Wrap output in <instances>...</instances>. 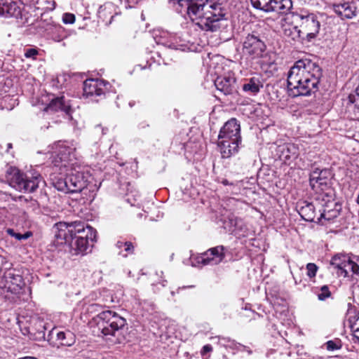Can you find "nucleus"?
<instances>
[{
  "label": "nucleus",
  "mask_w": 359,
  "mask_h": 359,
  "mask_svg": "<svg viewBox=\"0 0 359 359\" xmlns=\"http://www.w3.org/2000/svg\"><path fill=\"white\" fill-rule=\"evenodd\" d=\"M349 271H351V269H348V267H346V276H342L344 277V278L348 277V276Z\"/></svg>",
  "instance_id": "nucleus-49"
},
{
  "label": "nucleus",
  "mask_w": 359,
  "mask_h": 359,
  "mask_svg": "<svg viewBox=\"0 0 359 359\" xmlns=\"http://www.w3.org/2000/svg\"><path fill=\"white\" fill-rule=\"evenodd\" d=\"M234 346H235V348L238 351H241V352H247L248 353V355H251L252 353V349L249 347V346H245V345H243L240 343H234L233 342Z\"/></svg>",
  "instance_id": "nucleus-40"
},
{
  "label": "nucleus",
  "mask_w": 359,
  "mask_h": 359,
  "mask_svg": "<svg viewBox=\"0 0 359 359\" xmlns=\"http://www.w3.org/2000/svg\"><path fill=\"white\" fill-rule=\"evenodd\" d=\"M62 172L63 171H60V175H55L52 178V184L58 191L69 193V183L67 180V174L65 175H62Z\"/></svg>",
  "instance_id": "nucleus-28"
},
{
  "label": "nucleus",
  "mask_w": 359,
  "mask_h": 359,
  "mask_svg": "<svg viewBox=\"0 0 359 359\" xmlns=\"http://www.w3.org/2000/svg\"><path fill=\"white\" fill-rule=\"evenodd\" d=\"M124 243H126V241H118L117 243H116V246L118 249H121L122 248H124V245H125Z\"/></svg>",
  "instance_id": "nucleus-46"
},
{
  "label": "nucleus",
  "mask_w": 359,
  "mask_h": 359,
  "mask_svg": "<svg viewBox=\"0 0 359 359\" xmlns=\"http://www.w3.org/2000/svg\"><path fill=\"white\" fill-rule=\"evenodd\" d=\"M236 81V78L233 76H218L215 80V86L217 90L224 95H229L235 91Z\"/></svg>",
  "instance_id": "nucleus-16"
},
{
  "label": "nucleus",
  "mask_w": 359,
  "mask_h": 359,
  "mask_svg": "<svg viewBox=\"0 0 359 359\" xmlns=\"http://www.w3.org/2000/svg\"><path fill=\"white\" fill-rule=\"evenodd\" d=\"M114 16H111V18H110V20L109 22V24H110L111 22V20L113 19Z\"/></svg>",
  "instance_id": "nucleus-53"
},
{
  "label": "nucleus",
  "mask_w": 359,
  "mask_h": 359,
  "mask_svg": "<svg viewBox=\"0 0 359 359\" xmlns=\"http://www.w3.org/2000/svg\"><path fill=\"white\" fill-rule=\"evenodd\" d=\"M351 271L353 274H355V275L359 276V266H358L356 264V262H354L353 261L352 262V265H351Z\"/></svg>",
  "instance_id": "nucleus-45"
},
{
  "label": "nucleus",
  "mask_w": 359,
  "mask_h": 359,
  "mask_svg": "<svg viewBox=\"0 0 359 359\" xmlns=\"http://www.w3.org/2000/svg\"><path fill=\"white\" fill-rule=\"evenodd\" d=\"M67 172V180L68 182L69 190L71 193L90 191L91 189L88 186L94 187L95 185H90L88 184V173L81 170L80 167H71L65 170Z\"/></svg>",
  "instance_id": "nucleus-9"
},
{
  "label": "nucleus",
  "mask_w": 359,
  "mask_h": 359,
  "mask_svg": "<svg viewBox=\"0 0 359 359\" xmlns=\"http://www.w3.org/2000/svg\"><path fill=\"white\" fill-rule=\"evenodd\" d=\"M46 110L53 112L61 111L66 114H70L72 109L70 105L64 100V97H60L53 99L46 107Z\"/></svg>",
  "instance_id": "nucleus-25"
},
{
  "label": "nucleus",
  "mask_w": 359,
  "mask_h": 359,
  "mask_svg": "<svg viewBox=\"0 0 359 359\" xmlns=\"http://www.w3.org/2000/svg\"><path fill=\"white\" fill-rule=\"evenodd\" d=\"M222 184H224V185H228L229 184V182L227 180H222Z\"/></svg>",
  "instance_id": "nucleus-50"
},
{
  "label": "nucleus",
  "mask_w": 359,
  "mask_h": 359,
  "mask_svg": "<svg viewBox=\"0 0 359 359\" xmlns=\"http://www.w3.org/2000/svg\"><path fill=\"white\" fill-rule=\"evenodd\" d=\"M212 351V346L210 344H206L203 347L201 353L202 355H205L207 353L211 352Z\"/></svg>",
  "instance_id": "nucleus-44"
},
{
  "label": "nucleus",
  "mask_w": 359,
  "mask_h": 359,
  "mask_svg": "<svg viewBox=\"0 0 359 359\" xmlns=\"http://www.w3.org/2000/svg\"><path fill=\"white\" fill-rule=\"evenodd\" d=\"M341 205L337 202H336V205H332V207L328 208V206L325 205L322 209L319 210L320 215L318 219L320 220L323 218L328 221L332 220L339 215Z\"/></svg>",
  "instance_id": "nucleus-26"
},
{
  "label": "nucleus",
  "mask_w": 359,
  "mask_h": 359,
  "mask_svg": "<svg viewBox=\"0 0 359 359\" xmlns=\"http://www.w3.org/2000/svg\"><path fill=\"white\" fill-rule=\"evenodd\" d=\"M357 262H358V263H356V264H357L358 266H359V257H358V258H357Z\"/></svg>",
  "instance_id": "nucleus-54"
},
{
  "label": "nucleus",
  "mask_w": 359,
  "mask_h": 359,
  "mask_svg": "<svg viewBox=\"0 0 359 359\" xmlns=\"http://www.w3.org/2000/svg\"><path fill=\"white\" fill-rule=\"evenodd\" d=\"M25 283L20 271L15 269H10L4 272L0 281L1 294L4 298L15 301L16 295L19 294Z\"/></svg>",
  "instance_id": "nucleus-7"
},
{
  "label": "nucleus",
  "mask_w": 359,
  "mask_h": 359,
  "mask_svg": "<svg viewBox=\"0 0 359 359\" xmlns=\"http://www.w3.org/2000/svg\"><path fill=\"white\" fill-rule=\"evenodd\" d=\"M332 177L333 174L330 169L316 168L310 174V185L314 191L332 188Z\"/></svg>",
  "instance_id": "nucleus-10"
},
{
  "label": "nucleus",
  "mask_w": 359,
  "mask_h": 359,
  "mask_svg": "<svg viewBox=\"0 0 359 359\" xmlns=\"http://www.w3.org/2000/svg\"><path fill=\"white\" fill-rule=\"evenodd\" d=\"M6 231L7 234H8L9 236H11L12 237H14L18 241L26 240V239L29 238L32 235V233L30 231H27L25 233L22 234V233L15 232L14 231V229H10V228L7 229Z\"/></svg>",
  "instance_id": "nucleus-33"
},
{
  "label": "nucleus",
  "mask_w": 359,
  "mask_h": 359,
  "mask_svg": "<svg viewBox=\"0 0 359 359\" xmlns=\"http://www.w3.org/2000/svg\"><path fill=\"white\" fill-rule=\"evenodd\" d=\"M39 52L36 48H28L25 50V57L27 58H35Z\"/></svg>",
  "instance_id": "nucleus-42"
},
{
  "label": "nucleus",
  "mask_w": 359,
  "mask_h": 359,
  "mask_svg": "<svg viewBox=\"0 0 359 359\" xmlns=\"http://www.w3.org/2000/svg\"><path fill=\"white\" fill-rule=\"evenodd\" d=\"M46 330L45 323L40 318L33 319L28 328V332L31 337L39 341L45 339Z\"/></svg>",
  "instance_id": "nucleus-23"
},
{
  "label": "nucleus",
  "mask_w": 359,
  "mask_h": 359,
  "mask_svg": "<svg viewBox=\"0 0 359 359\" xmlns=\"http://www.w3.org/2000/svg\"><path fill=\"white\" fill-rule=\"evenodd\" d=\"M230 222L231 223V224L234 226V228L233 229H231V231H232L233 232L235 233V234H238V230H242V225H243V222L241 219H230Z\"/></svg>",
  "instance_id": "nucleus-39"
},
{
  "label": "nucleus",
  "mask_w": 359,
  "mask_h": 359,
  "mask_svg": "<svg viewBox=\"0 0 359 359\" xmlns=\"http://www.w3.org/2000/svg\"><path fill=\"white\" fill-rule=\"evenodd\" d=\"M74 149L66 146H60L58 151L53 156V164L55 170L65 171L72 167L70 162L74 158Z\"/></svg>",
  "instance_id": "nucleus-11"
},
{
  "label": "nucleus",
  "mask_w": 359,
  "mask_h": 359,
  "mask_svg": "<svg viewBox=\"0 0 359 359\" xmlns=\"http://www.w3.org/2000/svg\"><path fill=\"white\" fill-rule=\"evenodd\" d=\"M352 262L353 261L347 255L337 254L332 258L330 264L337 270L338 276H346V267L351 269Z\"/></svg>",
  "instance_id": "nucleus-17"
},
{
  "label": "nucleus",
  "mask_w": 359,
  "mask_h": 359,
  "mask_svg": "<svg viewBox=\"0 0 359 359\" xmlns=\"http://www.w3.org/2000/svg\"><path fill=\"white\" fill-rule=\"evenodd\" d=\"M292 24H295L300 29L305 41L310 42L316 39L320 29V22L318 16L308 11L290 12Z\"/></svg>",
  "instance_id": "nucleus-3"
},
{
  "label": "nucleus",
  "mask_w": 359,
  "mask_h": 359,
  "mask_svg": "<svg viewBox=\"0 0 359 359\" xmlns=\"http://www.w3.org/2000/svg\"><path fill=\"white\" fill-rule=\"evenodd\" d=\"M7 180L10 185L19 191L32 193L39 187L40 183H43L39 174H32L31 176L21 173L15 168H9L7 170Z\"/></svg>",
  "instance_id": "nucleus-4"
},
{
  "label": "nucleus",
  "mask_w": 359,
  "mask_h": 359,
  "mask_svg": "<svg viewBox=\"0 0 359 359\" xmlns=\"http://www.w3.org/2000/svg\"><path fill=\"white\" fill-rule=\"evenodd\" d=\"M322 69L309 59L297 60L287 74V88L294 96L309 95L318 89Z\"/></svg>",
  "instance_id": "nucleus-2"
},
{
  "label": "nucleus",
  "mask_w": 359,
  "mask_h": 359,
  "mask_svg": "<svg viewBox=\"0 0 359 359\" xmlns=\"http://www.w3.org/2000/svg\"><path fill=\"white\" fill-rule=\"evenodd\" d=\"M225 9L220 4L215 3L199 15H194V21L198 20L196 24L203 30L215 32L219 28V22L225 20Z\"/></svg>",
  "instance_id": "nucleus-5"
},
{
  "label": "nucleus",
  "mask_w": 359,
  "mask_h": 359,
  "mask_svg": "<svg viewBox=\"0 0 359 359\" xmlns=\"http://www.w3.org/2000/svg\"><path fill=\"white\" fill-rule=\"evenodd\" d=\"M18 359H38V358H36L35 357L26 356V357L19 358Z\"/></svg>",
  "instance_id": "nucleus-48"
},
{
  "label": "nucleus",
  "mask_w": 359,
  "mask_h": 359,
  "mask_svg": "<svg viewBox=\"0 0 359 359\" xmlns=\"http://www.w3.org/2000/svg\"><path fill=\"white\" fill-rule=\"evenodd\" d=\"M53 231L57 244H69L72 253L76 255L90 252L96 239V231L81 221L56 223Z\"/></svg>",
  "instance_id": "nucleus-1"
},
{
  "label": "nucleus",
  "mask_w": 359,
  "mask_h": 359,
  "mask_svg": "<svg viewBox=\"0 0 359 359\" xmlns=\"http://www.w3.org/2000/svg\"><path fill=\"white\" fill-rule=\"evenodd\" d=\"M154 39L158 45H162L170 49H177V42L175 36L165 31H156Z\"/></svg>",
  "instance_id": "nucleus-19"
},
{
  "label": "nucleus",
  "mask_w": 359,
  "mask_h": 359,
  "mask_svg": "<svg viewBox=\"0 0 359 359\" xmlns=\"http://www.w3.org/2000/svg\"><path fill=\"white\" fill-rule=\"evenodd\" d=\"M265 36L256 32L248 33L243 39V52L252 59L261 58L266 50Z\"/></svg>",
  "instance_id": "nucleus-8"
},
{
  "label": "nucleus",
  "mask_w": 359,
  "mask_h": 359,
  "mask_svg": "<svg viewBox=\"0 0 359 359\" xmlns=\"http://www.w3.org/2000/svg\"><path fill=\"white\" fill-rule=\"evenodd\" d=\"M93 320L104 336H116L126 325V320L116 313L106 310L98 313Z\"/></svg>",
  "instance_id": "nucleus-6"
},
{
  "label": "nucleus",
  "mask_w": 359,
  "mask_h": 359,
  "mask_svg": "<svg viewBox=\"0 0 359 359\" xmlns=\"http://www.w3.org/2000/svg\"><path fill=\"white\" fill-rule=\"evenodd\" d=\"M225 248L217 245L208 249L198 258V263L203 265H217L225 258Z\"/></svg>",
  "instance_id": "nucleus-13"
},
{
  "label": "nucleus",
  "mask_w": 359,
  "mask_h": 359,
  "mask_svg": "<svg viewBox=\"0 0 359 359\" xmlns=\"http://www.w3.org/2000/svg\"><path fill=\"white\" fill-rule=\"evenodd\" d=\"M0 16L18 18L21 16V9L16 2H2V0H0Z\"/></svg>",
  "instance_id": "nucleus-22"
},
{
  "label": "nucleus",
  "mask_w": 359,
  "mask_h": 359,
  "mask_svg": "<svg viewBox=\"0 0 359 359\" xmlns=\"http://www.w3.org/2000/svg\"><path fill=\"white\" fill-rule=\"evenodd\" d=\"M104 82L99 79H87L83 82V95L86 97L101 96L104 94Z\"/></svg>",
  "instance_id": "nucleus-15"
},
{
  "label": "nucleus",
  "mask_w": 359,
  "mask_h": 359,
  "mask_svg": "<svg viewBox=\"0 0 359 359\" xmlns=\"http://www.w3.org/2000/svg\"><path fill=\"white\" fill-rule=\"evenodd\" d=\"M348 99L350 103L355 104V106L359 107V83L354 93L348 95Z\"/></svg>",
  "instance_id": "nucleus-36"
},
{
  "label": "nucleus",
  "mask_w": 359,
  "mask_h": 359,
  "mask_svg": "<svg viewBox=\"0 0 359 359\" xmlns=\"http://www.w3.org/2000/svg\"><path fill=\"white\" fill-rule=\"evenodd\" d=\"M292 8V0H271L268 13L277 12L280 14L289 15L286 18V20H289L290 18V13Z\"/></svg>",
  "instance_id": "nucleus-24"
},
{
  "label": "nucleus",
  "mask_w": 359,
  "mask_h": 359,
  "mask_svg": "<svg viewBox=\"0 0 359 359\" xmlns=\"http://www.w3.org/2000/svg\"><path fill=\"white\" fill-rule=\"evenodd\" d=\"M99 15H100V17L104 15V9H103L102 7H100V8Z\"/></svg>",
  "instance_id": "nucleus-47"
},
{
  "label": "nucleus",
  "mask_w": 359,
  "mask_h": 359,
  "mask_svg": "<svg viewBox=\"0 0 359 359\" xmlns=\"http://www.w3.org/2000/svg\"><path fill=\"white\" fill-rule=\"evenodd\" d=\"M293 25L294 26L292 27H285L283 28V33L285 36L291 38L294 41H305L303 35L300 32V29L297 26V25Z\"/></svg>",
  "instance_id": "nucleus-29"
},
{
  "label": "nucleus",
  "mask_w": 359,
  "mask_h": 359,
  "mask_svg": "<svg viewBox=\"0 0 359 359\" xmlns=\"http://www.w3.org/2000/svg\"><path fill=\"white\" fill-rule=\"evenodd\" d=\"M57 339L60 341L61 345L67 346L72 345L74 342L73 334L70 332H59L57 334Z\"/></svg>",
  "instance_id": "nucleus-30"
},
{
  "label": "nucleus",
  "mask_w": 359,
  "mask_h": 359,
  "mask_svg": "<svg viewBox=\"0 0 359 359\" xmlns=\"http://www.w3.org/2000/svg\"><path fill=\"white\" fill-rule=\"evenodd\" d=\"M264 86L260 75H255L245 79L242 90L250 95H257Z\"/></svg>",
  "instance_id": "nucleus-21"
},
{
  "label": "nucleus",
  "mask_w": 359,
  "mask_h": 359,
  "mask_svg": "<svg viewBox=\"0 0 359 359\" xmlns=\"http://www.w3.org/2000/svg\"><path fill=\"white\" fill-rule=\"evenodd\" d=\"M75 21V16L72 13H65L63 15V22L65 24H72Z\"/></svg>",
  "instance_id": "nucleus-43"
},
{
  "label": "nucleus",
  "mask_w": 359,
  "mask_h": 359,
  "mask_svg": "<svg viewBox=\"0 0 359 359\" xmlns=\"http://www.w3.org/2000/svg\"><path fill=\"white\" fill-rule=\"evenodd\" d=\"M241 142L234 140L220 139L218 142V147L220 149V152L222 158H227L238 151L239 144Z\"/></svg>",
  "instance_id": "nucleus-20"
},
{
  "label": "nucleus",
  "mask_w": 359,
  "mask_h": 359,
  "mask_svg": "<svg viewBox=\"0 0 359 359\" xmlns=\"http://www.w3.org/2000/svg\"><path fill=\"white\" fill-rule=\"evenodd\" d=\"M220 139L231 140L241 142V126L236 118H231L224 123L218 135V140Z\"/></svg>",
  "instance_id": "nucleus-12"
},
{
  "label": "nucleus",
  "mask_w": 359,
  "mask_h": 359,
  "mask_svg": "<svg viewBox=\"0 0 359 359\" xmlns=\"http://www.w3.org/2000/svg\"><path fill=\"white\" fill-rule=\"evenodd\" d=\"M315 194L316 201L318 202L322 208L325 205L330 208L336 205L335 191L332 187L324 189L321 191H315Z\"/></svg>",
  "instance_id": "nucleus-18"
},
{
  "label": "nucleus",
  "mask_w": 359,
  "mask_h": 359,
  "mask_svg": "<svg viewBox=\"0 0 359 359\" xmlns=\"http://www.w3.org/2000/svg\"><path fill=\"white\" fill-rule=\"evenodd\" d=\"M350 323L353 336L359 343V313L354 318L353 321L350 320Z\"/></svg>",
  "instance_id": "nucleus-34"
},
{
  "label": "nucleus",
  "mask_w": 359,
  "mask_h": 359,
  "mask_svg": "<svg viewBox=\"0 0 359 359\" xmlns=\"http://www.w3.org/2000/svg\"><path fill=\"white\" fill-rule=\"evenodd\" d=\"M282 153L286 160L291 158H294L298 155L296 147L294 144H290L283 146Z\"/></svg>",
  "instance_id": "nucleus-31"
},
{
  "label": "nucleus",
  "mask_w": 359,
  "mask_h": 359,
  "mask_svg": "<svg viewBox=\"0 0 359 359\" xmlns=\"http://www.w3.org/2000/svg\"><path fill=\"white\" fill-rule=\"evenodd\" d=\"M124 251L126 252V254L123 255L124 257H127L128 255L133 254L134 252V246L131 242L126 241V243H124Z\"/></svg>",
  "instance_id": "nucleus-41"
},
{
  "label": "nucleus",
  "mask_w": 359,
  "mask_h": 359,
  "mask_svg": "<svg viewBox=\"0 0 359 359\" xmlns=\"http://www.w3.org/2000/svg\"><path fill=\"white\" fill-rule=\"evenodd\" d=\"M334 9L336 13L343 18L351 19L359 13V1H344L334 4Z\"/></svg>",
  "instance_id": "nucleus-14"
},
{
  "label": "nucleus",
  "mask_w": 359,
  "mask_h": 359,
  "mask_svg": "<svg viewBox=\"0 0 359 359\" xmlns=\"http://www.w3.org/2000/svg\"><path fill=\"white\" fill-rule=\"evenodd\" d=\"M326 348L328 351H334L340 349L341 347V342L339 339L330 340L326 342Z\"/></svg>",
  "instance_id": "nucleus-37"
},
{
  "label": "nucleus",
  "mask_w": 359,
  "mask_h": 359,
  "mask_svg": "<svg viewBox=\"0 0 359 359\" xmlns=\"http://www.w3.org/2000/svg\"><path fill=\"white\" fill-rule=\"evenodd\" d=\"M254 8L268 13L271 0H251Z\"/></svg>",
  "instance_id": "nucleus-32"
},
{
  "label": "nucleus",
  "mask_w": 359,
  "mask_h": 359,
  "mask_svg": "<svg viewBox=\"0 0 359 359\" xmlns=\"http://www.w3.org/2000/svg\"><path fill=\"white\" fill-rule=\"evenodd\" d=\"M91 306H92V307H96V308H97V307H99L100 306H99V305H97V304H93V305H91Z\"/></svg>",
  "instance_id": "nucleus-52"
},
{
  "label": "nucleus",
  "mask_w": 359,
  "mask_h": 359,
  "mask_svg": "<svg viewBox=\"0 0 359 359\" xmlns=\"http://www.w3.org/2000/svg\"><path fill=\"white\" fill-rule=\"evenodd\" d=\"M304 205L301 206L299 214L302 218L307 222H313L316 217V210L313 203L304 202Z\"/></svg>",
  "instance_id": "nucleus-27"
},
{
  "label": "nucleus",
  "mask_w": 359,
  "mask_h": 359,
  "mask_svg": "<svg viewBox=\"0 0 359 359\" xmlns=\"http://www.w3.org/2000/svg\"><path fill=\"white\" fill-rule=\"evenodd\" d=\"M12 147H13V146H12V144H11V143H8V144H7L8 150V149H11Z\"/></svg>",
  "instance_id": "nucleus-51"
},
{
  "label": "nucleus",
  "mask_w": 359,
  "mask_h": 359,
  "mask_svg": "<svg viewBox=\"0 0 359 359\" xmlns=\"http://www.w3.org/2000/svg\"><path fill=\"white\" fill-rule=\"evenodd\" d=\"M318 299L320 301H325L331 296V292L327 285H323L320 288L319 292L317 294Z\"/></svg>",
  "instance_id": "nucleus-35"
},
{
  "label": "nucleus",
  "mask_w": 359,
  "mask_h": 359,
  "mask_svg": "<svg viewBox=\"0 0 359 359\" xmlns=\"http://www.w3.org/2000/svg\"><path fill=\"white\" fill-rule=\"evenodd\" d=\"M306 270H307V273H306V275L309 277V278H313L316 276V273L318 271V266L314 264V263H309L306 264Z\"/></svg>",
  "instance_id": "nucleus-38"
}]
</instances>
